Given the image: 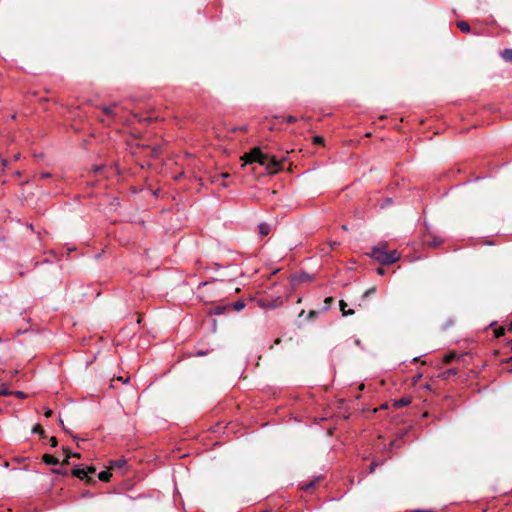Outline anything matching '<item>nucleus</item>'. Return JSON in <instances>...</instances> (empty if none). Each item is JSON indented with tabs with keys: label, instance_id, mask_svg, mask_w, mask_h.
<instances>
[{
	"label": "nucleus",
	"instance_id": "obj_1",
	"mask_svg": "<svg viewBox=\"0 0 512 512\" xmlns=\"http://www.w3.org/2000/svg\"><path fill=\"white\" fill-rule=\"evenodd\" d=\"M241 160L244 161L243 165L257 162L260 165L266 166V169L270 173H276L279 169H281L282 165V162L279 161L275 156L264 154L260 148L257 147L253 148L249 153L244 154L241 157Z\"/></svg>",
	"mask_w": 512,
	"mask_h": 512
},
{
	"label": "nucleus",
	"instance_id": "obj_2",
	"mask_svg": "<svg viewBox=\"0 0 512 512\" xmlns=\"http://www.w3.org/2000/svg\"><path fill=\"white\" fill-rule=\"evenodd\" d=\"M387 244L381 243L374 246L369 253V256L383 265H389L397 262L400 259V253L397 250L387 251Z\"/></svg>",
	"mask_w": 512,
	"mask_h": 512
},
{
	"label": "nucleus",
	"instance_id": "obj_3",
	"mask_svg": "<svg viewBox=\"0 0 512 512\" xmlns=\"http://www.w3.org/2000/svg\"><path fill=\"white\" fill-rule=\"evenodd\" d=\"M117 107H118V104L114 103L111 106H104L102 108V110L106 115L111 116V117H116V116H118V112L116 111Z\"/></svg>",
	"mask_w": 512,
	"mask_h": 512
},
{
	"label": "nucleus",
	"instance_id": "obj_4",
	"mask_svg": "<svg viewBox=\"0 0 512 512\" xmlns=\"http://www.w3.org/2000/svg\"><path fill=\"white\" fill-rule=\"evenodd\" d=\"M73 475L78 477L81 480L86 479L87 481H90V478L87 476V471L84 468H75L73 470Z\"/></svg>",
	"mask_w": 512,
	"mask_h": 512
},
{
	"label": "nucleus",
	"instance_id": "obj_5",
	"mask_svg": "<svg viewBox=\"0 0 512 512\" xmlns=\"http://www.w3.org/2000/svg\"><path fill=\"white\" fill-rule=\"evenodd\" d=\"M127 464V461L126 459L122 458V459H118V460H113L110 462V468L111 469H122L126 466Z\"/></svg>",
	"mask_w": 512,
	"mask_h": 512
},
{
	"label": "nucleus",
	"instance_id": "obj_6",
	"mask_svg": "<svg viewBox=\"0 0 512 512\" xmlns=\"http://www.w3.org/2000/svg\"><path fill=\"white\" fill-rule=\"evenodd\" d=\"M43 461L48 465H56L59 463L58 459L52 455H44Z\"/></svg>",
	"mask_w": 512,
	"mask_h": 512
},
{
	"label": "nucleus",
	"instance_id": "obj_7",
	"mask_svg": "<svg viewBox=\"0 0 512 512\" xmlns=\"http://www.w3.org/2000/svg\"><path fill=\"white\" fill-rule=\"evenodd\" d=\"M339 305H340V310L342 311L343 316H348V315L354 314V310H348V311L346 310L347 304L343 300L340 301Z\"/></svg>",
	"mask_w": 512,
	"mask_h": 512
},
{
	"label": "nucleus",
	"instance_id": "obj_8",
	"mask_svg": "<svg viewBox=\"0 0 512 512\" xmlns=\"http://www.w3.org/2000/svg\"><path fill=\"white\" fill-rule=\"evenodd\" d=\"M501 56L505 61H512V49L503 50Z\"/></svg>",
	"mask_w": 512,
	"mask_h": 512
},
{
	"label": "nucleus",
	"instance_id": "obj_9",
	"mask_svg": "<svg viewBox=\"0 0 512 512\" xmlns=\"http://www.w3.org/2000/svg\"><path fill=\"white\" fill-rule=\"evenodd\" d=\"M7 395H12V391H10V390L8 389L7 384L2 383V384L0 385V396H7Z\"/></svg>",
	"mask_w": 512,
	"mask_h": 512
},
{
	"label": "nucleus",
	"instance_id": "obj_10",
	"mask_svg": "<svg viewBox=\"0 0 512 512\" xmlns=\"http://www.w3.org/2000/svg\"><path fill=\"white\" fill-rule=\"evenodd\" d=\"M457 26L459 27V29L465 33H468L470 31V26L467 22H464V21H459L457 23Z\"/></svg>",
	"mask_w": 512,
	"mask_h": 512
},
{
	"label": "nucleus",
	"instance_id": "obj_11",
	"mask_svg": "<svg viewBox=\"0 0 512 512\" xmlns=\"http://www.w3.org/2000/svg\"><path fill=\"white\" fill-rule=\"evenodd\" d=\"M110 477H111V473L109 471H102L99 473L98 475V478L101 480V481H104V482H107L110 480Z\"/></svg>",
	"mask_w": 512,
	"mask_h": 512
},
{
	"label": "nucleus",
	"instance_id": "obj_12",
	"mask_svg": "<svg viewBox=\"0 0 512 512\" xmlns=\"http://www.w3.org/2000/svg\"><path fill=\"white\" fill-rule=\"evenodd\" d=\"M259 231L261 235H267L270 231L269 225L267 224H260Z\"/></svg>",
	"mask_w": 512,
	"mask_h": 512
},
{
	"label": "nucleus",
	"instance_id": "obj_13",
	"mask_svg": "<svg viewBox=\"0 0 512 512\" xmlns=\"http://www.w3.org/2000/svg\"><path fill=\"white\" fill-rule=\"evenodd\" d=\"M245 303L243 301H237L233 304V308L236 310V311H241L245 308Z\"/></svg>",
	"mask_w": 512,
	"mask_h": 512
},
{
	"label": "nucleus",
	"instance_id": "obj_14",
	"mask_svg": "<svg viewBox=\"0 0 512 512\" xmlns=\"http://www.w3.org/2000/svg\"><path fill=\"white\" fill-rule=\"evenodd\" d=\"M32 432H33V433H38V434H40L41 436H43V435H44V430H43V428H42L40 425H35V426L33 427Z\"/></svg>",
	"mask_w": 512,
	"mask_h": 512
},
{
	"label": "nucleus",
	"instance_id": "obj_15",
	"mask_svg": "<svg viewBox=\"0 0 512 512\" xmlns=\"http://www.w3.org/2000/svg\"><path fill=\"white\" fill-rule=\"evenodd\" d=\"M455 354L454 353H449L447 355L444 356V362L445 363H450L451 361H453V359L455 358Z\"/></svg>",
	"mask_w": 512,
	"mask_h": 512
},
{
	"label": "nucleus",
	"instance_id": "obj_16",
	"mask_svg": "<svg viewBox=\"0 0 512 512\" xmlns=\"http://www.w3.org/2000/svg\"><path fill=\"white\" fill-rule=\"evenodd\" d=\"M257 304L260 307H262V308H272V307H274L273 305L266 303L264 300H258Z\"/></svg>",
	"mask_w": 512,
	"mask_h": 512
},
{
	"label": "nucleus",
	"instance_id": "obj_17",
	"mask_svg": "<svg viewBox=\"0 0 512 512\" xmlns=\"http://www.w3.org/2000/svg\"><path fill=\"white\" fill-rule=\"evenodd\" d=\"M442 243V239L439 237H434L432 242L430 243L431 246L436 247Z\"/></svg>",
	"mask_w": 512,
	"mask_h": 512
},
{
	"label": "nucleus",
	"instance_id": "obj_18",
	"mask_svg": "<svg viewBox=\"0 0 512 512\" xmlns=\"http://www.w3.org/2000/svg\"><path fill=\"white\" fill-rule=\"evenodd\" d=\"M504 334H505V328L504 327H500V328L495 330L496 337H500V336H502Z\"/></svg>",
	"mask_w": 512,
	"mask_h": 512
},
{
	"label": "nucleus",
	"instance_id": "obj_19",
	"mask_svg": "<svg viewBox=\"0 0 512 512\" xmlns=\"http://www.w3.org/2000/svg\"><path fill=\"white\" fill-rule=\"evenodd\" d=\"M13 395L19 397V398H25L26 397V394L22 391H15V392H12Z\"/></svg>",
	"mask_w": 512,
	"mask_h": 512
},
{
	"label": "nucleus",
	"instance_id": "obj_20",
	"mask_svg": "<svg viewBox=\"0 0 512 512\" xmlns=\"http://www.w3.org/2000/svg\"><path fill=\"white\" fill-rule=\"evenodd\" d=\"M324 302H325V307L328 308L330 306V304L333 302V298L327 297Z\"/></svg>",
	"mask_w": 512,
	"mask_h": 512
},
{
	"label": "nucleus",
	"instance_id": "obj_21",
	"mask_svg": "<svg viewBox=\"0 0 512 512\" xmlns=\"http://www.w3.org/2000/svg\"><path fill=\"white\" fill-rule=\"evenodd\" d=\"M376 291V288L375 287H372L370 289H368L365 293H364V297H367L368 295L374 293Z\"/></svg>",
	"mask_w": 512,
	"mask_h": 512
},
{
	"label": "nucleus",
	"instance_id": "obj_22",
	"mask_svg": "<svg viewBox=\"0 0 512 512\" xmlns=\"http://www.w3.org/2000/svg\"><path fill=\"white\" fill-rule=\"evenodd\" d=\"M86 471H87V475H88V474H94V473L96 472V469H95V467L90 466V467H88V468L86 469Z\"/></svg>",
	"mask_w": 512,
	"mask_h": 512
},
{
	"label": "nucleus",
	"instance_id": "obj_23",
	"mask_svg": "<svg viewBox=\"0 0 512 512\" xmlns=\"http://www.w3.org/2000/svg\"><path fill=\"white\" fill-rule=\"evenodd\" d=\"M50 443H51V446L52 447H56L57 446V440L55 437H51L50 438Z\"/></svg>",
	"mask_w": 512,
	"mask_h": 512
},
{
	"label": "nucleus",
	"instance_id": "obj_24",
	"mask_svg": "<svg viewBox=\"0 0 512 512\" xmlns=\"http://www.w3.org/2000/svg\"><path fill=\"white\" fill-rule=\"evenodd\" d=\"M53 414V411L51 409H46L45 411V417L49 418L51 417Z\"/></svg>",
	"mask_w": 512,
	"mask_h": 512
},
{
	"label": "nucleus",
	"instance_id": "obj_25",
	"mask_svg": "<svg viewBox=\"0 0 512 512\" xmlns=\"http://www.w3.org/2000/svg\"><path fill=\"white\" fill-rule=\"evenodd\" d=\"M322 141H323V138H322V137H320V136H316V137H314V142H315V143H317V144H318V143H322Z\"/></svg>",
	"mask_w": 512,
	"mask_h": 512
},
{
	"label": "nucleus",
	"instance_id": "obj_26",
	"mask_svg": "<svg viewBox=\"0 0 512 512\" xmlns=\"http://www.w3.org/2000/svg\"><path fill=\"white\" fill-rule=\"evenodd\" d=\"M71 456H78V454H72L71 452H67V457L66 459L64 460L65 463H68V458L71 457Z\"/></svg>",
	"mask_w": 512,
	"mask_h": 512
},
{
	"label": "nucleus",
	"instance_id": "obj_27",
	"mask_svg": "<svg viewBox=\"0 0 512 512\" xmlns=\"http://www.w3.org/2000/svg\"><path fill=\"white\" fill-rule=\"evenodd\" d=\"M229 176V174L227 173H222L220 176H219V179H222L224 180L225 178H227Z\"/></svg>",
	"mask_w": 512,
	"mask_h": 512
},
{
	"label": "nucleus",
	"instance_id": "obj_28",
	"mask_svg": "<svg viewBox=\"0 0 512 512\" xmlns=\"http://www.w3.org/2000/svg\"><path fill=\"white\" fill-rule=\"evenodd\" d=\"M377 273H378L379 275H384V273H385V272H384V269H383V268H378V269H377Z\"/></svg>",
	"mask_w": 512,
	"mask_h": 512
},
{
	"label": "nucleus",
	"instance_id": "obj_29",
	"mask_svg": "<svg viewBox=\"0 0 512 512\" xmlns=\"http://www.w3.org/2000/svg\"><path fill=\"white\" fill-rule=\"evenodd\" d=\"M337 245H338V243H337V242H331V243H330V247H331V249H334Z\"/></svg>",
	"mask_w": 512,
	"mask_h": 512
},
{
	"label": "nucleus",
	"instance_id": "obj_30",
	"mask_svg": "<svg viewBox=\"0 0 512 512\" xmlns=\"http://www.w3.org/2000/svg\"><path fill=\"white\" fill-rule=\"evenodd\" d=\"M287 120H288V122H293V121H295V118L293 116H289Z\"/></svg>",
	"mask_w": 512,
	"mask_h": 512
},
{
	"label": "nucleus",
	"instance_id": "obj_31",
	"mask_svg": "<svg viewBox=\"0 0 512 512\" xmlns=\"http://www.w3.org/2000/svg\"><path fill=\"white\" fill-rule=\"evenodd\" d=\"M412 512H429V511H427V510H420V509H418V510H413Z\"/></svg>",
	"mask_w": 512,
	"mask_h": 512
},
{
	"label": "nucleus",
	"instance_id": "obj_32",
	"mask_svg": "<svg viewBox=\"0 0 512 512\" xmlns=\"http://www.w3.org/2000/svg\"><path fill=\"white\" fill-rule=\"evenodd\" d=\"M314 315H315V312H314V311H311L309 316H310V317H314Z\"/></svg>",
	"mask_w": 512,
	"mask_h": 512
},
{
	"label": "nucleus",
	"instance_id": "obj_33",
	"mask_svg": "<svg viewBox=\"0 0 512 512\" xmlns=\"http://www.w3.org/2000/svg\"><path fill=\"white\" fill-rule=\"evenodd\" d=\"M374 468H375V464H372V465H371V469H370V470H371V472L374 470Z\"/></svg>",
	"mask_w": 512,
	"mask_h": 512
},
{
	"label": "nucleus",
	"instance_id": "obj_34",
	"mask_svg": "<svg viewBox=\"0 0 512 512\" xmlns=\"http://www.w3.org/2000/svg\"><path fill=\"white\" fill-rule=\"evenodd\" d=\"M313 486V483H310L309 485L306 486V488H310Z\"/></svg>",
	"mask_w": 512,
	"mask_h": 512
},
{
	"label": "nucleus",
	"instance_id": "obj_35",
	"mask_svg": "<svg viewBox=\"0 0 512 512\" xmlns=\"http://www.w3.org/2000/svg\"><path fill=\"white\" fill-rule=\"evenodd\" d=\"M222 186H226V184L224 182H219Z\"/></svg>",
	"mask_w": 512,
	"mask_h": 512
},
{
	"label": "nucleus",
	"instance_id": "obj_36",
	"mask_svg": "<svg viewBox=\"0 0 512 512\" xmlns=\"http://www.w3.org/2000/svg\"><path fill=\"white\" fill-rule=\"evenodd\" d=\"M59 423H60V425L63 426V421L61 419H59Z\"/></svg>",
	"mask_w": 512,
	"mask_h": 512
},
{
	"label": "nucleus",
	"instance_id": "obj_37",
	"mask_svg": "<svg viewBox=\"0 0 512 512\" xmlns=\"http://www.w3.org/2000/svg\"><path fill=\"white\" fill-rule=\"evenodd\" d=\"M508 329L511 330L512 329V324L510 326H508Z\"/></svg>",
	"mask_w": 512,
	"mask_h": 512
},
{
	"label": "nucleus",
	"instance_id": "obj_38",
	"mask_svg": "<svg viewBox=\"0 0 512 512\" xmlns=\"http://www.w3.org/2000/svg\"><path fill=\"white\" fill-rule=\"evenodd\" d=\"M263 512H269V511L266 510V511H263Z\"/></svg>",
	"mask_w": 512,
	"mask_h": 512
}]
</instances>
